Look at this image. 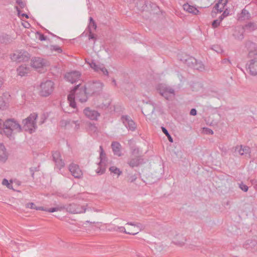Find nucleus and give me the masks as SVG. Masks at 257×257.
Returning <instances> with one entry per match:
<instances>
[{
	"instance_id": "f257e3e1",
	"label": "nucleus",
	"mask_w": 257,
	"mask_h": 257,
	"mask_svg": "<svg viewBox=\"0 0 257 257\" xmlns=\"http://www.w3.org/2000/svg\"><path fill=\"white\" fill-rule=\"evenodd\" d=\"M80 84L77 85L68 96V101L69 105L75 108L76 107L75 98L78 99L81 102H85L87 100V90L79 89Z\"/></svg>"
},
{
	"instance_id": "f03ea898",
	"label": "nucleus",
	"mask_w": 257,
	"mask_h": 257,
	"mask_svg": "<svg viewBox=\"0 0 257 257\" xmlns=\"http://www.w3.org/2000/svg\"><path fill=\"white\" fill-rule=\"evenodd\" d=\"M4 133L9 138L12 136L14 132L20 133L22 132L21 125L14 119H8L3 124Z\"/></svg>"
},
{
	"instance_id": "7ed1b4c3",
	"label": "nucleus",
	"mask_w": 257,
	"mask_h": 257,
	"mask_svg": "<svg viewBox=\"0 0 257 257\" xmlns=\"http://www.w3.org/2000/svg\"><path fill=\"white\" fill-rule=\"evenodd\" d=\"M38 114L36 113H32L23 120V128L25 131H29L30 133L35 132L37 129L36 119Z\"/></svg>"
},
{
	"instance_id": "20e7f679",
	"label": "nucleus",
	"mask_w": 257,
	"mask_h": 257,
	"mask_svg": "<svg viewBox=\"0 0 257 257\" xmlns=\"http://www.w3.org/2000/svg\"><path fill=\"white\" fill-rule=\"evenodd\" d=\"M103 87V83L99 81H89L85 85V89L88 94L98 95L100 93Z\"/></svg>"
},
{
	"instance_id": "39448f33",
	"label": "nucleus",
	"mask_w": 257,
	"mask_h": 257,
	"mask_svg": "<svg viewBox=\"0 0 257 257\" xmlns=\"http://www.w3.org/2000/svg\"><path fill=\"white\" fill-rule=\"evenodd\" d=\"M159 93L165 99L172 100L175 96V91L171 87L165 84H160L157 87Z\"/></svg>"
},
{
	"instance_id": "423d86ee",
	"label": "nucleus",
	"mask_w": 257,
	"mask_h": 257,
	"mask_svg": "<svg viewBox=\"0 0 257 257\" xmlns=\"http://www.w3.org/2000/svg\"><path fill=\"white\" fill-rule=\"evenodd\" d=\"M54 89V83L50 80H47L41 83L40 85V95L42 96H48L50 95Z\"/></svg>"
},
{
	"instance_id": "0eeeda50",
	"label": "nucleus",
	"mask_w": 257,
	"mask_h": 257,
	"mask_svg": "<svg viewBox=\"0 0 257 257\" xmlns=\"http://www.w3.org/2000/svg\"><path fill=\"white\" fill-rule=\"evenodd\" d=\"M87 204L86 205H80L76 203H71L66 205V210L71 214L84 213L87 210Z\"/></svg>"
},
{
	"instance_id": "6e6552de",
	"label": "nucleus",
	"mask_w": 257,
	"mask_h": 257,
	"mask_svg": "<svg viewBox=\"0 0 257 257\" xmlns=\"http://www.w3.org/2000/svg\"><path fill=\"white\" fill-rule=\"evenodd\" d=\"M11 58L13 61L18 62L27 61L30 58V55L27 51L21 50L11 54Z\"/></svg>"
},
{
	"instance_id": "1a4fd4ad",
	"label": "nucleus",
	"mask_w": 257,
	"mask_h": 257,
	"mask_svg": "<svg viewBox=\"0 0 257 257\" xmlns=\"http://www.w3.org/2000/svg\"><path fill=\"white\" fill-rule=\"evenodd\" d=\"M53 160L55 164V167L60 170L65 166L64 161L61 157L60 153L59 151H54L52 153Z\"/></svg>"
},
{
	"instance_id": "9d476101",
	"label": "nucleus",
	"mask_w": 257,
	"mask_h": 257,
	"mask_svg": "<svg viewBox=\"0 0 257 257\" xmlns=\"http://www.w3.org/2000/svg\"><path fill=\"white\" fill-rule=\"evenodd\" d=\"M121 121L125 127L129 130L134 131L136 128V124L132 119L128 115H122Z\"/></svg>"
},
{
	"instance_id": "9b49d317",
	"label": "nucleus",
	"mask_w": 257,
	"mask_h": 257,
	"mask_svg": "<svg viewBox=\"0 0 257 257\" xmlns=\"http://www.w3.org/2000/svg\"><path fill=\"white\" fill-rule=\"evenodd\" d=\"M11 95L8 93H4L0 96V109L6 110L9 106L10 98Z\"/></svg>"
},
{
	"instance_id": "f8f14e48",
	"label": "nucleus",
	"mask_w": 257,
	"mask_h": 257,
	"mask_svg": "<svg viewBox=\"0 0 257 257\" xmlns=\"http://www.w3.org/2000/svg\"><path fill=\"white\" fill-rule=\"evenodd\" d=\"M100 153L99 158L100 159V161L99 164V166L100 169L99 170L97 171V173L99 174H102L104 173L105 169L103 167V166H105V159H106V155L103 151V148L102 146H100Z\"/></svg>"
},
{
	"instance_id": "ddd939ff",
	"label": "nucleus",
	"mask_w": 257,
	"mask_h": 257,
	"mask_svg": "<svg viewBox=\"0 0 257 257\" xmlns=\"http://www.w3.org/2000/svg\"><path fill=\"white\" fill-rule=\"evenodd\" d=\"M251 75H257V57L251 59L246 64Z\"/></svg>"
},
{
	"instance_id": "4468645a",
	"label": "nucleus",
	"mask_w": 257,
	"mask_h": 257,
	"mask_svg": "<svg viewBox=\"0 0 257 257\" xmlns=\"http://www.w3.org/2000/svg\"><path fill=\"white\" fill-rule=\"evenodd\" d=\"M80 76L81 74L79 71H72L66 73L65 78L68 81L74 83L79 80Z\"/></svg>"
},
{
	"instance_id": "2eb2a0df",
	"label": "nucleus",
	"mask_w": 257,
	"mask_h": 257,
	"mask_svg": "<svg viewBox=\"0 0 257 257\" xmlns=\"http://www.w3.org/2000/svg\"><path fill=\"white\" fill-rule=\"evenodd\" d=\"M69 170L72 175L76 178H80L82 176V172L79 167L75 164L72 163L69 165Z\"/></svg>"
},
{
	"instance_id": "dca6fc26",
	"label": "nucleus",
	"mask_w": 257,
	"mask_h": 257,
	"mask_svg": "<svg viewBox=\"0 0 257 257\" xmlns=\"http://www.w3.org/2000/svg\"><path fill=\"white\" fill-rule=\"evenodd\" d=\"M84 114L89 119L97 120L100 114L96 110L91 109L89 107L85 108L83 110Z\"/></svg>"
},
{
	"instance_id": "f3484780",
	"label": "nucleus",
	"mask_w": 257,
	"mask_h": 257,
	"mask_svg": "<svg viewBox=\"0 0 257 257\" xmlns=\"http://www.w3.org/2000/svg\"><path fill=\"white\" fill-rule=\"evenodd\" d=\"M155 110L154 105L152 103H147L142 108V112L145 115H149L154 113Z\"/></svg>"
},
{
	"instance_id": "a211bd4d",
	"label": "nucleus",
	"mask_w": 257,
	"mask_h": 257,
	"mask_svg": "<svg viewBox=\"0 0 257 257\" xmlns=\"http://www.w3.org/2000/svg\"><path fill=\"white\" fill-rule=\"evenodd\" d=\"M45 64V60L40 57L33 58L31 61V66L35 68L42 67Z\"/></svg>"
},
{
	"instance_id": "6ab92c4d",
	"label": "nucleus",
	"mask_w": 257,
	"mask_h": 257,
	"mask_svg": "<svg viewBox=\"0 0 257 257\" xmlns=\"http://www.w3.org/2000/svg\"><path fill=\"white\" fill-rule=\"evenodd\" d=\"M235 152L238 153L239 155H246L250 153V149L249 147L244 146H237L235 148Z\"/></svg>"
},
{
	"instance_id": "aec40b11",
	"label": "nucleus",
	"mask_w": 257,
	"mask_h": 257,
	"mask_svg": "<svg viewBox=\"0 0 257 257\" xmlns=\"http://www.w3.org/2000/svg\"><path fill=\"white\" fill-rule=\"evenodd\" d=\"M113 153L114 155L120 157L122 156L121 152V145L117 142H113L111 145Z\"/></svg>"
},
{
	"instance_id": "412c9836",
	"label": "nucleus",
	"mask_w": 257,
	"mask_h": 257,
	"mask_svg": "<svg viewBox=\"0 0 257 257\" xmlns=\"http://www.w3.org/2000/svg\"><path fill=\"white\" fill-rule=\"evenodd\" d=\"M8 156L5 146L2 144H0V162L5 163L7 160Z\"/></svg>"
},
{
	"instance_id": "4be33fe9",
	"label": "nucleus",
	"mask_w": 257,
	"mask_h": 257,
	"mask_svg": "<svg viewBox=\"0 0 257 257\" xmlns=\"http://www.w3.org/2000/svg\"><path fill=\"white\" fill-rule=\"evenodd\" d=\"M142 160H143L141 159L140 156H137L135 158H131L128 160L127 161V164L131 168L138 167L140 164L142 163Z\"/></svg>"
},
{
	"instance_id": "5701e85b",
	"label": "nucleus",
	"mask_w": 257,
	"mask_h": 257,
	"mask_svg": "<svg viewBox=\"0 0 257 257\" xmlns=\"http://www.w3.org/2000/svg\"><path fill=\"white\" fill-rule=\"evenodd\" d=\"M257 245V242L255 240L248 239L243 244V246L246 249L250 250L252 251L255 250V246Z\"/></svg>"
},
{
	"instance_id": "b1692460",
	"label": "nucleus",
	"mask_w": 257,
	"mask_h": 257,
	"mask_svg": "<svg viewBox=\"0 0 257 257\" xmlns=\"http://www.w3.org/2000/svg\"><path fill=\"white\" fill-rule=\"evenodd\" d=\"M186 240L185 236L182 234H177L174 237L173 242L178 245L183 246Z\"/></svg>"
},
{
	"instance_id": "393cba45",
	"label": "nucleus",
	"mask_w": 257,
	"mask_h": 257,
	"mask_svg": "<svg viewBox=\"0 0 257 257\" xmlns=\"http://www.w3.org/2000/svg\"><path fill=\"white\" fill-rule=\"evenodd\" d=\"M227 3V0H219L218 3L215 4L214 8L217 12L221 13L224 9Z\"/></svg>"
},
{
	"instance_id": "a878e982",
	"label": "nucleus",
	"mask_w": 257,
	"mask_h": 257,
	"mask_svg": "<svg viewBox=\"0 0 257 257\" xmlns=\"http://www.w3.org/2000/svg\"><path fill=\"white\" fill-rule=\"evenodd\" d=\"M180 60L186 64L189 67L193 68L195 63H196V59L190 56H186V58H180Z\"/></svg>"
},
{
	"instance_id": "bb28decb",
	"label": "nucleus",
	"mask_w": 257,
	"mask_h": 257,
	"mask_svg": "<svg viewBox=\"0 0 257 257\" xmlns=\"http://www.w3.org/2000/svg\"><path fill=\"white\" fill-rule=\"evenodd\" d=\"M30 71V67L26 66L25 65H21L17 68V72L19 75L21 76H25Z\"/></svg>"
},
{
	"instance_id": "cd10ccee",
	"label": "nucleus",
	"mask_w": 257,
	"mask_h": 257,
	"mask_svg": "<svg viewBox=\"0 0 257 257\" xmlns=\"http://www.w3.org/2000/svg\"><path fill=\"white\" fill-rule=\"evenodd\" d=\"M183 7L184 10L189 13L197 15L199 12V11L195 7L192 6L188 4H184Z\"/></svg>"
},
{
	"instance_id": "c85d7f7f",
	"label": "nucleus",
	"mask_w": 257,
	"mask_h": 257,
	"mask_svg": "<svg viewBox=\"0 0 257 257\" xmlns=\"http://www.w3.org/2000/svg\"><path fill=\"white\" fill-rule=\"evenodd\" d=\"M250 18V15L248 11L245 9H243L241 13L239 14L238 19L240 21H244Z\"/></svg>"
},
{
	"instance_id": "c756f323",
	"label": "nucleus",
	"mask_w": 257,
	"mask_h": 257,
	"mask_svg": "<svg viewBox=\"0 0 257 257\" xmlns=\"http://www.w3.org/2000/svg\"><path fill=\"white\" fill-rule=\"evenodd\" d=\"M244 30L252 31L257 29V23L253 22H249L243 27Z\"/></svg>"
},
{
	"instance_id": "7c9ffc66",
	"label": "nucleus",
	"mask_w": 257,
	"mask_h": 257,
	"mask_svg": "<svg viewBox=\"0 0 257 257\" xmlns=\"http://www.w3.org/2000/svg\"><path fill=\"white\" fill-rule=\"evenodd\" d=\"M66 206L64 205H58L55 207L49 208L48 210L49 212H54L55 211H61L64 209L66 210Z\"/></svg>"
},
{
	"instance_id": "2f4dec72",
	"label": "nucleus",
	"mask_w": 257,
	"mask_h": 257,
	"mask_svg": "<svg viewBox=\"0 0 257 257\" xmlns=\"http://www.w3.org/2000/svg\"><path fill=\"white\" fill-rule=\"evenodd\" d=\"M90 67L92 68L95 72H99L100 69L101 68V64H96L94 60H91L90 62L86 61Z\"/></svg>"
},
{
	"instance_id": "473e14b6",
	"label": "nucleus",
	"mask_w": 257,
	"mask_h": 257,
	"mask_svg": "<svg viewBox=\"0 0 257 257\" xmlns=\"http://www.w3.org/2000/svg\"><path fill=\"white\" fill-rule=\"evenodd\" d=\"M2 43H10L12 41V38L8 35H4L0 38Z\"/></svg>"
},
{
	"instance_id": "72a5a7b5",
	"label": "nucleus",
	"mask_w": 257,
	"mask_h": 257,
	"mask_svg": "<svg viewBox=\"0 0 257 257\" xmlns=\"http://www.w3.org/2000/svg\"><path fill=\"white\" fill-rule=\"evenodd\" d=\"M193 68L201 71L204 69V66L201 62L198 61L196 60V63H195Z\"/></svg>"
},
{
	"instance_id": "f704fd0d",
	"label": "nucleus",
	"mask_w": 257,
	"mask_h": 257,
	"mask_svg": "<svg viewBox=\"0 0 257 257\" xmlns=\"http://www.w3.org/2000/svg\"><path fill=\"white\" fill-rule=\"evenodd\" d=\"M50 50L53 52L55 51L57 52L58 53H61L62 52V50L60 47H59L58 45H50Z\"/></svg>"
},
{
	"instance_id": "c9c22d12",
	"label": "nucleus",
	"mask_w": 257,
	"mask_h": 257,
	"mask_svg": "<svg viewBox=\"0 0 257 257\" xmlns=\"http://www.w3.org/2000/svg\"><path fill=\"white\" fill-rule=\"evenodd\" d=\"M117 228L118 229V231H119L120 232H123V233H124L125 234H127L136 235L139 233V231H137L136 232H127L126 231L125 228L123 226H118V227H117Z\"/></svg>"
},
{
	"instance_id": "e433bc0d",
	"label": "nucleus",
	"mask_w": 257,
	"mask_h": 257,
	"mask_svg": "<svg viewBox=\"0 0 257 257\" xmlns=\"http://www.w3.org/2000/svg\"><path fill=\"white\" fill-rule=\"evenodd\" d=\"M109 170L111 172V173L117 174L118 176L120 175L122 173V172L120 171V170L118 168L115 166L110 167L109 168Z\"/></svg>"
},
{
	"instance_id": "4c0bfd02",
	"label": "nucleus",
	"mask_w": 257,
	"mask_h": 257,
	"mask_svg": "<svg viewBox=\"0 0 257 257\" xmlns=\"http://www.w3.org/2000/svg\"><path fill=\"white\" fill-rule=\"evenodd\" d=\"M131 150V153L133 155H135L137 156H139V155L140 154V150L136 146H132L130 148Z\"/></svg>"
},
{
	"instance_id": "58836bf2",
	"label": "nucleus",
	"mask_w": 257,
	"mask_h": 257,
	"mask_svg": "<svg viewBox=\"0 0 257 257\" xmlns=\"http://www.w3.org/2000/svg\"><path fill=\"white\" fill-rule=\"evenodd\" d=\"M162 132L164 133V134H165V135L167 137L169 142H170L171 143H173V139L172 137L171 136V135H170V134L169 133L167 130L164 127H162Z\"/></svg>"
},
{
	"instance_id": "ea45409f",
	"label": "nucleus",
	"mask_w": 257,
	"mask_h": 257,
	"mask_svg": "<svg viewBox=\"0 0 257 257\" xmlns=\"http://www.w3.org/2000/svg\"><path fill=\"white\" fill-rule=\"evenodd\" d=\"M63 122H64L65 123V125H67V124H71V123H74L76 124V126L75 127L77 128H79V124L78 123V120H65V121H62V124H63Z\"/></svg>"
},
{
	"instance_id": "a19ab883",
	"label": "nucleus",
	"mask_w": 257,
	"mask_h": 257,
	"mask_svg": "<svg viewBox=\"0 0 257 257\" xmlns=\"http://www.w3.org/2000/svg\"><path fill=\"white\" fill-rule=\"evenodd\" d=\"M233 35L236 39L242 40L243 38V35L242 32L235 31L233 33Z\"/></svg>"
},
{
	"instance_id": "79ce46f5",
	"label": "nucleus",
	"mask_w": 257,
	"mask_h": 257,
	"mask_svg": "<svg viewBox=\"0 0 257 257\" xmlns=\"http://www.w3.org/2000/svg\"><path fill=\"white\" fill-rule=\"evenodd\" d=\"M212 49L215 51L217 53H222L223 51L222 49L221 48V47L219 45H213L212 47Z\"/></svg>"
},
{
	"instance_id": "37998d69",
	"label": "nucleus",
	"mask_w": 257,
	"mask_h": 257,
	"mask_svg": "<svg viewBox=\"0 0 257 257\" xmlns=\"http://www.w3.org/2000/svg\"><path fill=\"white\" fill-rule=\"evenodd\" d=\"M100 67H101V68L100 69L99 72H101L104 75H105L106 76H108V72L107 70L104 67V65L101 64Z\"/></svg>"
},
{
	"instance_id": "c03bdc74",
	"label": "nucleus",
	"mask_w": 257,
	"mask_h": 257,
	"mask_svg": "<svg viewBox=\"0 0 257 257\" xmlns=\"http://www.w3.org/2000/svg\"><path fill=\"white\" fill-rule=\"evenodd\" d=\"M220 23V20H219L218 19L214 20L212 23V27L214 28L218 27V26H219Z\"/></svg>"
},
{
	"instance_id": "a18cd8bd",
	"label": "nucleus",
	"mask_w": 257,
	"mask_h": 257,
	"mask_svg": "<svg viewBox=\"0 0 257 257\" xmlns=\"http://www.w3.org/2000/svg\"><path fill=\"white\" fill-rule=\"evenodd\" d=\"M2 184L4 185H6L8 188H11L12 185L9 183L8 180L6 179H4L2 181Z\"/></svg>"
},
{
	"instance_id": "49530a36",
	"label": "nucleus",
	"mask_w": 257,
	"mask_h": 257,
	"mask_svg": "<svg viewBox=\"0 0 257 257\" xmlns=\"http://www.w3.org/2000/svg\"><path fill=\"white\" fill-rule=\"evenodd\" d=\"M88 31H89V36H88L89 40L93 39L95 41L96 40V37L95 36L94 34L92 33L91 29H88Z\"/></svg>"
},
{
	"instance_id": "de8ad7c7",
	"label": "nucleus",
	"mask_w": 257,
	"mask_h": 257,
	"mask_svg": "<svg viewBox=\"0 0 257 257\" xmlns=\"http://www.w3.org/2000/svg\"><path fill=\"white\" fill-rule=\"evenodd\" d=\"M239 188L244 192H247L248 189L247 186L243 184L242 183L239 184Z\"/></svg>"
},
{
	"instance_id": "09e8293b",
	"label": "nucleus",
	"mask_w": 257,
	"mask_h": 257,
	"mask_svg": "<svg viewBox=\"0 0 257 257\" xmlns=\"http://www.w3.org/2000/svg\"><path fill=\"white\" fill-rule=\"evenodd\" d=\"M203 132L206 134H208V135L213 134V131L209 128H207V127L203 128Z\"/></svg>"
},
{
	"instance_id": "8fccbe9b",
	"label": "nucleus",
	"mask_w": 257,
	"mask_h": 257,
	"mask_svg": "<svg viewBox=\"0 0 257 257\" xmlns=\"http://www.w3.org/2000/svg\"><path fill=\"white\" fill-rule=\"evenodd\" d=\"M16 3L21 9H23L25 7V3L22 0H16Z\"/></svg>"
},
{
	"instance_id": "3c124183",
	"label": "nucleus",
	"mask_w": 257,
	"mask_h": 257,
	"mask_svg": "<svg viewBox=\"0 0 257 257\" xmlns=\"http://www.w3.org/2000/svg\"><path fill=\"white\" fill-rule=\"evenodd\" d=\"M89 129L94 133L97 131V127L94 124L90 123Z\"/></svg>"
},
{
	"instance_id": "603ef678",
	"label": "nucleus",
	"mask_w": 257,
	"mask_h": 257,
	"mask_svg": "<svg viewBox=\"0 0 257 257\" xmlns=\"http://www.w3.org/2000/svg\"><path fill=\"white\" fill-rule=\"evenodd\" d=\"M136 227L139 228V230L137 231H141L145 228V226L141 223L137 222L136 223Z\"/></svg>"
},
{
	"instance_id": "864d4df0",
	"label": "nucleus",
	"mask_w": 257,
	"mask_h": 257,
	"mask_svg": "<svg viewBox=\"0 0 257 257\" xmlns=\"http://www.w3.org/2000/svg\"><path fill=\"white\" fill-rule=\"evenodd\" d=\"M137 179L136 175H132L128 176V180L131 182H134Z\"/></svg>"
},
{
	"instance_id": "5fc2aeb1",
	"label": "nucleus",
	"mask_w": 257,
	"mask_h": 257,
	"mask_svg": "<svg viewBox=\"0 0 257 257\" xmlns=\"http://www.w3.org/2000/svg\"><path fill=\"white\" fill-rule=\"evenodd\" d=\"M27 207L28 208H30L31 209H36V208H37L36 207L35 204L34 203H28L27 204Z\"/></svg>"
},
{
	"instance_id": "6e6d98bb",
	"label": "nucleus",
	"mask_w": 257,
	"mask_h": 257,
	"mask_svg": "<svg viewBox=\"0 0 257 257\" xmlns=\"http://www.w3.org/2000/svg\"><path fill=\"white\" fill-rule=\"evenodd\" d=\"M117 227H118V226L115 225H113V226H110V227L108 228V230L110 231H118V229L117 228Z\"/></svg>"
},
{
	"instance_id": "4d7b16f0",
	"label": "nucleus",
	"mask_w": 257,
	"mask_h": 257,
	"mask_svg": "<svg viewBox=\"0 0 257 257\" xmlns=\"http://www.w3.org/2000/svg\"><path fill=\"white\" fill-rule=\"evenodd\" d=\"M38 34L39 35V39L40 40L42 41L46 40V37L43 34L41 33H38Z\"/></svg>"
},
{
	"instance_id": "13d9d810",
	"label": "nucleus",
	"mask_w": 257,
	"mask_h": 257,
	"mask_svg": "<svg viewBox=\"0 0 257 257\" xmlns=\"http://www.w3.org/2000/svg\"><path fill=\"white\" fill-rule=\"evenodd\" d=\"M22 25L25 28H29L31 26L30 24L28 22H24L22 23Z\"/></svg>"
},
{
	"instance_id": "bf43d9fd",
	"label": "nucleus",
	"mask_w": 257,
	"mask_h": 257,
	"mask_svg": "<svg viewBox=\"0 0 257 257\" xmlns=\"http://www.w3.org/2000/svg\"><path fill=\"white\" fill-rule=\"evenodd\" d=\"M190 114L191 115H195L197 114V110L195 108H192L190 110Z\"/></svg>"
},
{
	"instance_id": "052dcab7",
	"label": "nucleus",
	"mask_w": 257,
	"mask_h": 257,
	"mask_svg": "<svg viewBox=\"0 0 257 257\" xmlns=\"http://www.w3.org/2000/svg\"><path fill=\"white\" fill-rule=\"evenodd\" d=\"M36 210H41L43 211H45L47 212H48V210H49V208H44L43 207H39L37 208H36Z\"/></svg>"
},
{
	"instance_id": "680f3d73",
	"label": "nucleus",
	"mask_w": 257,
	"mask_h": 257,
	"mask_svg": "<svg viewBox=\"0 0 257 257\" xmlns=\"http://www.w3.org/2000/svg\"><path fill=\"white\" fill-rule=\"evenodd\" d=\"M92 22H95L92 17L89 18V25L88 26V29H91V23Z\"/></svg>"
},
{
	"instance_id": "e2e57ef3",
	"label": "nucleus",
	"mask_w": 257,
	"mask_h": 257,
	"mask_svg": "<svg viewBox=\"0 0 257 257\" xmlns=\"http://www.w3.org/2000/svg\"><path fill=\"white\" fill-rule=\"evenodd\" d=\"M87 210L88 211H94L95 212H98V211H99L98 209H95L94 208H89V207H87Z\"/></svg>"
},
{
	"instance_id": "0e129e2a",
	"label": "nucleus",
	"mask_w": 257,
	"mask_h": 257,
	"mask_svg": "<svg viewBox=\"0 0 257 257\" xmlns=\"http://www.w3.org/2000/svg\"><path fill=\"white\" fill-rule=\"evenodd\" d=\"M93 28L94 30H96L97 28L96 24L95 22H92V23H91V28Z\"/></svg>"
},
{
	"instance_id": "69168bd1",
	"label": "nucleus",
	"mask_w": 257,
	"mask_h": 257,
	"mask_svg": "<svg viewBox=\"0 0 257 257\" xmlns=\"http://www.w3.org/2000/svg\"><path fill=\"white\" fill-rule=\"evenodd\" d=\"M126 224L134 226L135 227H136V222H128Z\"/></svg>"
},
{
	"instance_id": "338daca9",
	"label": "nucleus",
	"mask_w": 257,
	"mask_h": 257,
	"mask_svg": "<svg viewBox=\"0 0 257 257\" xmlns=\"http://www.w3.org/2000/svg\"><path fill=\"white\" fill-rule=\"evenodd\" d=\"M225 17V16H224V14H222L218 19L219 20H220V22L223 20V19Z\"/></svg>"
},
{
	"instance_id": "774afa93",
	"label": "nucleus",
	"mask_w": 257,
	"mask_h": 257,
	"mask_svg": "<svg viewBox=\"0 0 257 257\" xmlns=\"http://www.w3.org/2000/svg\"><path fill=\"white\" fill-rule=\"evenodd\" d=\"M223 62L224 63H226L227 62H228V63H230V60L229 59H223Z\"/></svg>"
}]
</instances>
